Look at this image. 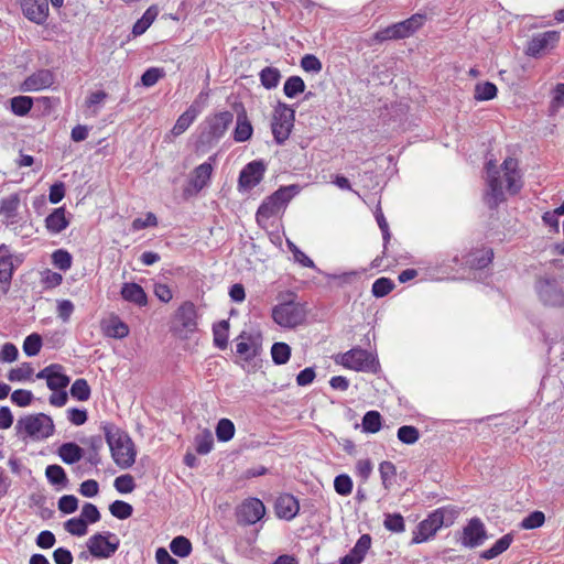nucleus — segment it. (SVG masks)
<instances>
[{"label":"nucleus","mask_w":564,"mask_h":564,"mask_svg":"<svg viewBox=\"0 0 564 564\" xmlns=\"http://www.w3.org/2000/svg\"><path fill=\"white\" fill-rule=\"evenodd\" d=\"M33 393L30 390L19 389L12 392L11 401L18 406H26L31 403Z\"/></svg>","instance_id":"774afa93"},{"label":"nucleus","mask_w":564,"mask_h":564,"mask_svg":"<svg viewBox=\"0 0 564 564\" xmlns=\"http://www.w3.org/2000/svg\"><path fill=\"white\" fill-rule=\"evenodd\" d=\"M305 89V83L300 76L289 77L283 86V91L288 98H294Z\"/></svg>","instance_id":"c03bdc74"},{"label":"nucleus","mask_w":564,"mask_h":564,"mask_svg":"<svg viewBox=\"0 0 564 564\" xmlns=\"http://www.w3.org/2000/svg\"><path fill=\"white\" fill-rule=\"evenodd\" d=\"M265 170L267 166L263 161H252L245 165L239 173V189L249 191L256 187L262 181Z\"/></svg>","instance_id":"4468645a"},{"label":"nucleus","mask_w":564,"mask_h":564,"mask_svg":"<svg viewBox=\"0 0 564 564\" xmlns=\"http://www.w3.org/2000/svg\"><path fill=\"white\" fill-rule=\"evenodd\" d=\"M42 347V337L33 333L25 337L23 341V351L26 356L33 357L36 356Z\"/></svg>","instance_id":"4d7b16f0"},{"label":"nucleus","mask_w":564,"mask_h":564,"mask_svg":"<svg viewBox=\"0 0 564 564\" xmlns=\"http://www.w3.org/2000/svg\"><path fill=\"white\" fill-rule=\"evenodd\" d=\"M75 306L69 300H58L57 301V316L62 319L63 323H68L72 314L74 313Z\"/></svg>","instance_id":"0e129e2a"},{"label":"nucleus","mask_w":564,"mask_h":564,"mask_svg":"<svg viewBox=\"0 0 564 564\" xmlns=\"http://www.w3.org/2000/svg\"><path fill=\"white\" fill-rule=\"evenodd\" d=\"M121 297L130 303H133L140 307L148 304V296L143 288L134 282H126L121 286Z\"/></svg>","instance_id":"bb28decb"},{"label":"nucleus","mask_w":564,"mask_h":564,"mask_svg":"<svg viewBox=\"0 0 564 564\" xmlns=\"http://www.w3.org/2000/svg\"><path fill=\"white\" fill-rule=\"evenodd\" d=\"M265 514V507L258 498H250L245 500L237 511L238 522L242 524H254L261 520Z\"/></svg>","instance_id":"dca6fc26"},{"label":"nucleus","mask_w":564,"mask_h":564,"mask_svg":"<svg viewBox=\"0 0 564 564\" xmlns=\"http://www.w3.org/2000/svg\"><path fill=\"white\" fill-rule=\"evenodd\" d=\"M426 22V15L415 13L409 19L388 25L387 28L378 30L372 40L377 43H382L391 40H403L412 36L419 31Z\"/></svg>","instance_id":"423d86ee"},{"label":"nucleus","mask_w":564,"mask_h":564,"mask_svg":"<svg viewBox=\"0 0 564 564\" xmlns=\"http://www.w3.org/2000/svg\"><path fill=\"white\" fill-rule=\"evenodd\" d=\"M383 527L393 533H402L405 531L404 519L400 513H387L384 516Z\"/></svg>","instance_id":"de8ad7c7"},{"label":"nucleus","mask_w":564,"mask_h":564,"mask_svg":"<svg viewBox=\"0 0 564 564\" xmlns=\"http://www.w3.org/2000/svg\"><path fill=\"white\" fill-rule=\"evenodd\" d=\"M11 111L19 117H23L29 113L33 106V99L29 96H15L10 99Z\"/></svg>","instance_id":"ea45409f"},{"label":"nucleus","mask_w":564,"mask_h":564,"mask_svg":"<svg viewBox=\"0 0 564 564\" xmlns=\"http://www.w3.org/2000/svg\"><path fill=\"white\" fill-rule=\"evenodd\" d=\"M78 500L74 495H65L58 499V509L63 513L69 514L77 510Z\"/></svg>","instance_id":"69168bd1"},{"label":"nucleus","mask_w":564,"mask_h":564,"mask_svg":"<svg viewBox=\"0 0 564 564\" xmlns=\"http://www.w3.org/2000/svg\"><path fill=\"white\" fill-rule=\"evenodd\" d=\"M20 195L14 193L3 197L0 200V217L6 225H15L19 223Z\"/></svg>","instance_id":"5701e85b"},{"label":"nucleus","mask_w":564,"mask_h":564,"mask_svg":"<svg viewBox=\"0 0 564 564\" xmlns=\"http://www.w3.org/2000/svg\"><path fill=\"white\" fill-rule=\"evenodd\" d=\"M15 430L20 435L24 434L35 440H43L54 433V424L51 416L44 413H37L19 419Z\"/></svg>","instance_id":"6e6552de"},{"label":"nucleus","mask_w":564,"mask_h":564,"mask_svg":"<svg viewBox=\"0 0 564 564\" xmlns=\"http://www.w3.org/2000/svg\"><path fill=\"white\" fill-rule=\"evenodd\" d=\"M534 288L543 305L556 307L564 305V290L555 276L550 274L539 276Z\"/></svg>","instance_id":"9d476101"},{"label":"nucleus","mask_w":564,"mask_h":564,"mask_svg":"<svg viewBox=\"0 0 564 564\" xmlns=\"http://www.w3.org/2000/svg\"><path fill=\"white\" fill-rule=\"evenodd\" d=\"M45 476L53 486L66 487L68 482L64 468L59 465H48L45 469Z\"/></svg>","instance_id":"c9c22d12"},{"label":"nucleus","mask_w":564,"mask_h":564,"mask_svg":"<svg viewBox=\"0 0 564 564\" xmlns=\"http://www.w3.org/2000/svg\"><path fill=\"white\" fill-rule=\"evenodd\" d=\"M545 522V516L542 511H533L522 519L519 527L524 530H533L542 527Z\"/></svg>","instance_id":"5fc2aeb1"},{"label":"nucleus","mask_w":564,"mask_h":564,"mask_svg":"<svg viewBox=\"0 0 564 564\" xmlns=\"http://www.w3.org/2000/svg\"><path fill=\"white\" fill-rule=\"evenodd\" d=\"M119 544V539L111 532L96 533L87 540L90 554L97 558L110 557L116 553Z\"/></svg>","instance_id":"f8f14e48"},{"label":"nucleus","mask_w":564,"mask_h":564,"mask_svg":"<svg viewBox=\"0 0 564 564\" xmlns=\"http://www.w3.org/2000/svg\"><path fill=\"white\" fill-rule=\"evenodd\" d=\"M236 352L245 360L251 361L261 352L262 336L260 333L241 332L235 339Z\"/></svg>","instance_id":"ddd939ff"},{"label":"nucleus","mask_w":564,"mask_h":564,"mask_svg":"<svg viewBox=\"0 0 564 564\" xmlns=\"http://www.w3.org/2000/svg\"><path fill=\"white\" fill-rule=\"evenodd\" d=\"M214 446V437L213 434L205 430L203 433L196 435L195 437V451L199 455H206L208 454Z\"/></svg>","instance_id":"a18cd8bd"},{"label":"nucleus","mask_w":564,"mask_h":564,"mask_svg":"<svg viewBox=\"0 0 564 564\" xmlns=\"http://www.w3.org/2000/svg\"><path fill=\"white\" fill-rule=\"evenodd\" d=\"M64 528L69 534L75 536H84L87 533L86 520L80 517L68 519L64 523Z\"/></svg>","instance_id":"864d4df0"},{"label":"nucleus","mask_w":564,"mask_h":564,"mask_svg":"<svg viewBox=\"0 0 564 564\" xmlns=\"http://www.w3.org/2000/svg\"><path fill=\"white\" fill-rule=\"evenodd\" d=\"M259 78L265 89H273L280 83L281 73L276 67L267 66L259 73Z\"/></svg>","instance_id":"4c0bfd02"},{"label":"nucleus","mask_w":564,"mask_h":564,"mask_svg":"<svg viewBox=\"0 0 564 564\" xmlns=\"http://www.w3.org/2000/svg\"><path fill=\"white\" fill-rule=\"evenodd\" d=\"M105 333L108 337L122 339L129 335V327L119 317H113L106 326Z\"/></svg>","instance_id":"58836bf2"},{"label":"nucleus","mask_w":564,"mask_h":564,"mask_svg":"<svg viewBox=\"0 0 564 564\" xmlns=\"http://www.w3.org/2000/svg\"><path fill=\"white\" fill-rule=\"evenodd\" d=\"M59 458L68 465L79 462L84 456V449L74 442H67L58 447Z\"/></svg>","instance_id":"c756f323"},{"label":"nucleus","mask_w":564,"mask_h":564,"mask_svg":"<svg viewBox=\"0 0 564 564\" xmlns=\"http://www.w3.org/2000/svg\"><path fill=\"white\" fill-rule=\"evenodd\" d=\"M271 356L275 365H284L291 357V347L285 343H274L271 347Z\"/></svg>","instance_id":"37998d69"},{"label":"nucleus","mask_w":564,"mask_h":564,"mask_svg":"<svg viewBox=\"0 0 564 564\" xmlns=\"http://www.w3.org/2000/svg\"><path fill=\"white\" fill-rule=\"evenodd\" d=\"M91 390L86 379L79 378L70 387V395L78 401H87Z\"/></svg>","instance_id":"79ce46f5"},{"label":"nucleus","mask_w":564,"mask_h":564,"mask_svg":"<svg viewBox=\"0 0 564 564\" xmlns=\"http://www.w3.org/2000/svg\"><path fill=\"white\" fill-rule=\"evenodd\" d=\"M235 435V425L229 419H220L216 426V436L220 442H228Z\"/></svg>","instance_id":"09e8293b"},{"label":"nucleus","mask_w":564,"mask_h":564,"mask_svg":"<svg viewBox=\"0 0 564 564\" xmlns=\"http://www.w3.org/2000/svg\"><path fill=\"white\" fill-rule=\"evenodd\" d=\"M512 542L513 534L507 533L498 539L491 547L481 552L480 557L486 561L492 560L507 551Z\"/></svg>","instance_id":"2f4dec72"},{"label":"nucleus","mask_w":564,"mask_h":564,"mask_svg":"<svg viewBox=\"0 0 564 564\" xmlns=\"http://www.w3.org/2000/svg\"><path fill=\"white\" fill-rule=\"evenodd\" d=\"M52 262L57 269L67 271L72 267V256L68 251L58 249L53 252Z\"/></svg>","instance_id":"bf43d9fd"},{"label":"nucleus","mask_w":564,"mask_h":564,"mask_svg":"<svg viewBox=\"0 0 564 564\" xmlns=\"http://www.w3.org/2000/svg\"><path fill=\"white\" fill-rule=\"evenodd\" d=\"M336 362L347 369L360 372L376 373L380 365L377 356L366 349L355 347L339 355Z\"/></svg>","instance_id":"0eeeda50"},{"label":"nucleus","mask_w":564,"mask_h":564,"mask_svg":"<svg viewBox=\"0 0 564 564\" xmlns=\"http://www.w3.org/2000/svg\"><path fill=\"white\" fill-rule=\"evenodd\" d=\"M197 310L193 302L186 301L182 303L175 312V319L188 333H193L197 328Z\"/></svg>","instance_id":"4be33fe9"},{"label":"nucleus","mask_w":564,"mask_h":564,"mask_svg":"<svg viewBox=\"0 0 564 564\" xmlns=\"http://www.w3.org/2000/svg\"><path fill=\"white\" fill-rule=\"evenodd\" d=\"M501 170L503 177L500 176V171L492 160L486 164L488 188L485 194V202L491 209L505 200L503 184H506L510 194H517L522 188L521 174L516 159L507 158L501 164Z\"/></svg>","instance_id":"f257e3e1"},{"label":"nucleus","mask_w":564,"mask_h":564,"mask_svg":"<svg viewBox=\"0 0 564 564\" xmlns=\"http://www.w3.org/2000/svg\"><path fill=\"white\" fill-rule=\"evenodd\" d=\"M214 345L224 350L228 346L229 321L223 319L213 326Z\"/></svg>","instance_id":"f704fd0d"},{"label":"nucleus","mask_w":564,"mask_h":564,"mask_svg":"<svg viewBox=\"0 0 564 564\" xmlns=\"http://www.w3.org/2000/svg\"><path fill=\"white\" fill-rule=\"evenodd\" d=\"M459 513L460 509L453 505L435 509L416 525L411 543L420 544L433 539L441 528L453 525Z\"/></svg>","instance_id":"7ed1b4c3"},{"label":"nucleus","mask_w":564,"mask_h":564,"mask_svg":"<svg viewBox=\"0 0 564 564\" xmlns=\"http://www.w3.org/2000/svg\"><path fill=\"white\" fill-rule=\"evenodd\" d=\"M33 368L30 362H23L21 366L11 369L8 379L12 382H21L31 378Z\"/></svg>","instance_id":"6e6d98bb"},{"label":"nucleus","mask_w":564,"mask_h":564,"mask_svg":"<svg viewBox=\"0 0 564 564\" xmlns=\"http://www.w3.org/2000/svg\"><path fill=\"white\" fill-rule=\"evenodd\" d=\"M382 427V416L376 410H370L365 413L361 421L362 432L375 434L378 433Z\"/></svg>","instance_id":"72a5a7b5"},{"label":"nucleus","mask_w":564,"mask_h":564,"mask_svg":"<svg viewBox=\"0 0 564 564\" xmlns=\"http://www.w3.org/2000/svg\"><path fill=\"white\" fill-rule=\"evenodd\" d=\"M295 120V110L283 102L274 109L271 122L272 134L278 144L284 143L291 134Z\"/></svg>","instance_id":"9b49d317"},{"label":"nucleus","mask_w":564,"mask_h":564,"mask_svg":"<svg viewBox=\"0 0 564 564\" xmlns=\"http://www.w3.org/2000/svg\"><path fill=\"white\" fill-rule=\"evenodd\" d=\"M497 86L494 83H479L475 86L474 97L479 101L491 100L497 96Z\"/></svg>","instance_id":"a19ab883"},{"label":"nucleus","mask_w":564,"mask_h":564,"mask_svg":"<svg viewBox=\"0 0 564 564\" xmlns=\"http://www.w3.org/2000/svg\"><path fill=\"white\" fill-rule=\"evenodd\" d=\"M100 429L105 434V440L116 465L122 469L130 468L137 457V449L132 438L126 431L111 422H102Z\"/></svg>","instance_id":"f03ea898"},{"label":"nucleus","mask_w":564,"mask_h":564,"mask_svg":"<svg viewBox=\"0 0 564 564\" xmlns=\"http://www.w3.org/2000/svg\"><path fill=\"white\" fill-rule=\"evenodd\" d=\"M200 113V108L197 106V101H194L176 120L171 132L174 137L183 134L195 121L197 116Z\"/></svg>","instance_id":"c85d7f7f"},{"label":"nucleus","mask_w":564,"mask_h":564,"mask_svg":"<svg viewBox=\"0 0 564 564\" xmlns=\"http://www.w3.org/2000/svg\"><path fill=\"white\" fill-rule=\"evenodd\" d=\"M274 510L278 518L290 521L297 516L300 503L293 495L283 494L276 498Z\"/></svg>","instance_id":"412c9836"},{"label":"nucleus","mask_w":564,"mask_h":564,"mask_svg":"<svg viewBox=\"0 0 564 564\" xmlns=\"http://www.w3.org/2000/svg\"><path fill=\"white\" fill-rule=\"evenodd\" d=\"M394 282L389 278L377 279L371 288V293L375 297H383L394 289Z\"/></svg>","instance_id":"8fccbe9b"},{"label":"nucleus","mask_w":564,"mask_h":564,"mask_svg":"<svg viewBox=\"0 0 564 564\" xmlns=\"http://www.w3.org/2000/svg\"><path fill=\"white\" fill-rule=\"evenodd\" d=\"M23 262L22 254L0 256V288L7 292L14 270Z\"/></svg>","instance_id":"aec40b11"},{"label":"nucleus","mask_w":564,"mask_h":564,"mask_svg":"<svg viewBox=\"0 0 564 564\" xmlns=\"http://www.w3.org/2000/svg\"><path fill=\"white\" fill-rule=\"evenodd\" d=\"M110 513L120 520H126L130 518L133 513V508L130 503L122 500H115L109 506Z\"/></svg>","instance_id":"3c124183"},{"label":"nucleus","mask_w":564,"mask_h":564,"mask_svg":"<svg viewBox=\"0 0 564 564\" xmlns=\"http://www.w3.org/2000/svg\"><path fill=\"white\" fill-rule=\"evenodd\" d=\"M371 546V536L362 534L349 551L348 554L339 560V564H360Z\"/></svg>","instance_id":"b1692460"},{"label":"nucleus","mask_w":564,"mask_h":564,"mask_svg":"<svg viewBox=\"0 0 564 564\" xmlns=\"http://www.w3.org/2000/svg\"><path fill=\"white\" fill-rule=\"evenodd\" d=\"M379 473L383 487L386 489H390L397 475V468L394 464L389 460L380 463Z\"/></svg>","instance_id":"49530a36"},{"label":"nucleus","mask_w":564,"mask_h":564,"mask_svg":"<svg viewBox=\"0 0 564 564\" xmlns=\"http://www.w3.org/2000/svg\"><path fill=\"white\" fill-rule=\"evenodd\" d=\"M24 15L36 24H43L48 17V0H21Z\"/></svg>","instance_id":"6ab92c4d"},{"label":"nucleus","mask_w":564,"mask_h":564,"mask_svg":"<svg viewBox=\"0 0 564 564\" xmlns=\"http://www.w3.org/2000/svg\"><path fill=\"white\" fill-rule=\"evenodd\" d=\"M212 161L214 158L210 156L207 162H204L196 166L192 173L189 178V185L194 188L196 193L200 192L204 187H206L210 181L213 173Z\"/></svg>","instance_id":"393cba45"},{"label":"nucleus","mask_w":564,"mask_h":564,"mask_svg":"<svg viewBox=\"0 0 564 564\" xmlns=\"http://www.w3.org/2000/svg\"><path fill=\"white\" fill-rule=\"evenodd\" d=\"M70 219L66 216L65 207L55 208L45 218V228L52 235H57L69 226Z\"/></svg>","instance_id":"a878e982"},{"label":"nucleus","mask_w":564,"mask_h":564,"mask_svg":"<svg viewBox=\"0 0 564 564\" xmlns=\"http://www.w3.org/2000/svg\"><path fill=\"white\" fill-rule=\"evenodd\" d=\"M80 518L85 519L87 524L96 523L100 520V512L95 505L86 502L82 508Z\"/></svg>","instance_id":"338daca9"},{"label":"nucleus","mask_w":564,"mask_h":564,"mask_svg":"<svg viewBox=\"0 0 564 564\" xmlns=\"http://www.w3.org/2000/svg\"><path fill=\"white\" fill-rule=\"evenodd\" d=\"M487 539V531L479 518H471L463 529L460 544L465 547L475 549L481 545Z\"/></svg>","instance_id":"2eb2a0df"},{"label":"nucleus","mask_w":564,"mask_h":564,"mask_svg":"<svg viewBox=\"0 0 564 564\" xmlns=\"http://www.w3.org/2000/svg\"><path fill=\"white\" fill-rule=\"evenodd\" d=\"M54 74L50 69H40L28 76L20 86L22 91H40L54 84Z\"/></svg>","instance_id":"a211bd4d"},{"label":"nucleus","mask_w":564,"mask_h":564,"mask_svg":"<svg viewBox=\"0 0 564 564\" xmlns=\"http://www.w3.org/2000/svg\"><path fill=\"white\" fill-rule=\"evenodd\" d=\"M171 552L178 557H187L193 551L192 542L184 535H177L170 542Z\"/></svg>","instance_id":"e433bc0d"},{"label":"nucleus","mask_w":564,"mask_h":564,"mask_svg":"<svg viewBox=\"0 0 564 564\" xmlns=\"http://www.w3.org/2000/svg\"><path fill=\"white\" fill-rule=\"evenodd\" d=\"M63 369L54 371L47 388L52 391L64 390L69 384V377L62 372Z\"/></svg>","instance_id":"680f3d73"},{"label":"nucleus","mask_w":564,"mask_h":564,"mask_svg":"<svg viewBox=\"0 0 564 564\" xmlns=\"http://www.w3.org/2000/svg\"><path fill=\"white\" fill-rule=\"evenodd\" d=\"M334 488L338 495L348 496L352 491V480L346 474L338 475L335 477Z\"/></svg>","instance_id":"052dcab7"},{"label":"nucleus","mask_w":564,"mask_h":564,"mask_svg":"<svg viewBox=\"0 0 564 564\" xmlns=\"http://www.w3.org/2000/svg\"><path fill=\"white\" fill-rule=\"evenodd\" d=\"M299 193L296 185L283 186L268 196L259 206L256 220L262 228L268 226L269 219L285 209L289 202Z\"/></svg>","instance_id":"39448f33"},{"label":"nucleus","mask_w":564,"mask_h":564,"mask_svg":"<svg viewBox=\"0 0 564 564\" xmlns=\"http://www.w3.org/2000/svg\"><path fill=\"white\" fill-rule=\"evenodd\" d=\"M232 120L234 115L230 111H221L207 117L199 124L196 150H205L215 145L224 137Z\"/></svg>","instance_id":"20e7f679"},{"label":"nucleus","mask_w":564,"mask_h":564,"mask_svg":"<svg viewBox=\"0 0 564 564\" xmlns=\"http://www.w3.org/2000/svg\"><path fill=\"white\" fill-rule=\"evenodd\" d=\"M165 72L160 67H150L141 76V83L144 87L154 86L161 78H163Z\"/></svg>","instance_id":"13d9d810"},{"label":"nucleus","mask_w":564,"mask_h":564,"mask_svg":"<svg viewBox=\"0 0 564 564\" xmlns=\"http://www.w3.org/2000/svg\"><path fill=\"white\" fill-rule=\"evenodd\" d=\"M159 13V10L155 6H151L145 10L143 15L133 24L132 33L138 36L143 34L150 25L154 22Z\"/></svg>","instance_id":"473e14b6"},{"label":"nucleus","mask_w":564,"mask_h":564,"mask_svg":"<svg viewBox=\"0 0 564 564\" xmlns=\"http://www.w3.org/2000/svg\"><path fill=\"white\" fill-rule=\"evenodd\" d=\"M253 132L252 124L247 117L245 111L238 113L236 127L234 130V140L236 142H246L248 141Z\"/></svg>","instance_id":"7c9ffc66"},{"label":"nucleus","mask_w":564,"mask_h":564,"mask_svg":"<svg viewBox=\"0 0 564 564\" xmlns=\"http://www.w3.org/2000/svg\"><path fill=\"white\" fill-rule=\"evenodd\" d=\"M397 436L401 443L412 445L419 441L420 432L415 426L403 425L398 429Z\"/></svg>","instance_id":"603ef678"},{"label":"nucleus","mask_w":564,"mask_h":564,"mask_svg":"<svg viewBox=\"0 0 564 564\" xmlns=\"http://www.w3.org/2000/svg\"><path fill=\"white\" fill-rule=\"evenodd\" d=\"M560 40L557 31H546L535 34L528 42L525 54L531 57H539L544 51L554 47Z\"/></svg>","instance_id":"f3484780"},{"label":"nucleus","mask_w":564,"mask_h":564,"mask_svg":"<svg viewBox=\"0 0 564 564\" xmlns=\"http://www.w3.org/2000/svg\"><path fill=\"white\" fill-rule=\"evenodd\" d=\"M494 251L491 248L476 249L464 257V263L470 269H484L491 263Z\"/></svg>","instance_id":"cd10ccee"},{"label":"nucleus","mask_w":564,"mask_h":564,"mask_svg":"<svg viewBox=\"0 0 564 564\" xmlns=\"http://www.w3.org/2000/svg\"><path fill=\"white\" fill-rule=\"evenodd\" d=\"M113 486L120 494H130L135 488L134 479L129 474L117 477L115 479Z\"/></svg>","instance_id":"e2e57ef3"},{"label":"nucleus","mask_w":564,"mask_h":564,"mask_svg":"<svg viewBox=\"0 0 564 564\" xmlns=\"http://www.w3.org/2000/svg\"><path fill=\"white\" fill-rule=\"evenodd\" d=\"M272 318L281 327L294 328L306 318L304 304L295 301H286L272 308Z\"/></svg>","instance_id":"1a4fd4ad"}]
</instances>
